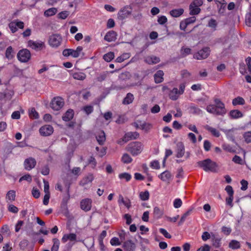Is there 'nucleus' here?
Wrapping results in <instances>:
<instances>
[{
	"mask_svg": "<svg viewBox=\"0 0 251 251\" xmlns=\"http://www.w3.org/2000/svg\"><path fill=\"white\" fill-rule=\"evenodd\" d=\"M215 104H209L206 108V111L211 114L223 116L226 114L225 104L219 99H214Z\"/></svg>",
	"mask_w": 251,
	"mask_h": 251,
	"instance_id": "f257e3e1",
	"label": "nucleus"
},
{
	"mask_svg": "<svg viewBox=\"0 0 251 251\" xmlns=\"http://www.w3.org/2000/svg\"><path fill=\"white\" fill-rule=\"evenodd\" d=\"M144 146L142 143L140 142H133L127 145L126 150L133 156H137L142 152Z\"/></svg>",
	"mask_w": 251,
	"mask_h": 251,
	"instance_id": "f03ea898",
	"label": "nucleus"
},
{
	"mask_svg": "<svg viewBox=\"0 0 251 251\" xmlns=\"http://www.w3.org/2000/svg\"><path fill=\"white\" fill-rule=\"evenodd\" d=\"M199 165L206 172H215L217 168V164L209 159L199 162Z\"/></svg>",
	"mask_w": 251,
	"mask_h": 251,
	"instance_id": "7ed1b4c3",
	"label": "nucleus"
},
{
	"mask_svg": "<svg viewBox=\"0 0 251 251\" xmlns=\"http://www.w3.org/2000/svg\"><path fill=\"white\" fill-rule=\"evenodd\" d=\"M48 42L49 45L53 48H57L62 42V37L58 34H53L49 37Z\"/></svg>",
	"mask_w": 251,
	"mask_h": 251,
	"instance_id": "20e7f679",
	"label": "nucleus"
},
{
	"mask_svg": "<svg viewBox=\"0 0 251 251\" xmlns=\"http://www.w3.org/2000/svg\"><path fill=\"white\" fill-rule=\"evenodd\" d=\"M64 100L60 97H54L50 102V107L54 111L60 110L64 105Z\"/></svg>",
	"mask_w": 251,
	"mask_h": 251,
	"instance_id": "39448f33",
	"label": "nucleus"
},
{
	"mask_svg": "<svg viewBox=\"0 0 251 251\" xmlns=\"http://www.w3.org/2000/svg\"><path fill=\"white\" fill-rule=\"evenodd\" d=\"M27 47L35 50H40L45 48V45L42 41L30 40L27 42Z\"/></svg>",
	"mask_w": 251,
	"mask_h": 251,
	"instance_id": "423d86ee",
	"label": "nucleus"
},
{
	"mask_svg": "<svg viewBox=\"0 0 251 251\" xmlns=\"http://www.w3.org/2000/svg\"><path fill=\"white\" fill-rule=\"evenodd\" d=\"M17 57L20 61L27 62L31 57V54L27 49H23L19 51Z\"/></svg>",
	"mask_w": 251,
	"mask_h": 251,
	"instance_id": "0eeeda50",
	"label": "nucleus"
},
{
	"mask_svg": "<svg viewBox=\"0 0 251 251\" xmlns=\"http://www.w3.org/2000/svg\"><path fill=\"white\" fill-rule=\"evenodd\" d=\"M210 50L208 47L204 48L194 55V57L200 60L207 58L210 54Z\"/></svg>",
	"mask_w": 251,
	"mask_h": 251,
	"instance_id": "6e6552de",
	"label": "nucleus"
},
{
	"mask_svg": "<svg viewBox=\"0 0 251 251\" xmlns=\"http://www.w3.org/2000/svg\"><path fill=\"white\" fill-rule=\"evenodd\" d=\"M53 132V127L50 125L42 126L39 129V132L42 136H47L51 135Z\"/></svg>",
	"mask_w": 251,
	"mask_h": 251,
	"instance_id": "1a4fd4ad",
	"label": "nucleus"
},
{
	"mask_svg": "<svg viewBox=\"0 0 251 251\" xmlns=\"http://www.w3.org/2000/svg\"><path fill=\"white\" fill-rule=\"evenodd\" d=\"M68 241L74 244L76 242V235L73 233L64 234L61 239L62 242L65 243Z\"/></svg>",
	"mask_w": 251,
	"mask_h": 251,
	"instance_id": "9d476101",
	"label": "nucleus"
},
{
	"mask_svg": "<svg viewBox=\"0 0 251 251\" xmlns=\"http://www.w3.org/2000/svg\"><path fill=\"white\" fill-rule=\"evenodd\" d=\"M92 202V200L90 199H83L80 202V207L83 210L88 211L91 209Z\"/></svg>",
	"mask_w": 251,
	"mask_h": 251,
	"instance_id": "9b49d317",
	"label": "nucleus"
},
{
	"mask_svg": "<svg viewBox=\"0 0 251 251\" xmlns=\"http://www.w3.org/2000/svg\"><path fill=\"white\" fill-rule=\"evenodd\" d=\"M36 161L35 159L32 157H29L26 159L24 161L25 168L27 170H30L35 166Z\"/></svg>",
	"mask_w": 251,
	"mask_h": 251,
	"instance_id": "f8f14e48",
	"label": "nucleus"
},
{
	"mask_svg": "<svg viewBox=\"0 0 251 251\" xmlns=\"http://www.w3.org/2000/svg\"><path fill=\"white\" fill-rule=\"evenodd\" d=\"M131 13V11L128 7H124L121 9L118 13V18L123 20L127 18Z\"/></svg>",
	"mask_w": 251,
	"mask_h": 251,
	"instance_id": "ddd939ff",
	"label": "nucleus"
},
{
	"mask_svg": "<svg viewBox=\"0 0 251 251\" xmlns=\"http://www.w3.org/2000/svg\"><path fill=\"white\" fill-rule=\"evenodd\" d=\"M135 126L136 128L144 130L146 131H148L150 130L152 127L150 124L146 123L145 122H140L139 123H135Z\"/></svg>",
	"mask_w": 251,
	"mask_h": 251,
	"instance_id": "4468645a",
	"label": "nucleus"
},
{
	"mask_svg": "<svg viewBox=\"0 0 251 251\" xmlns=\"http://www.w3.org/2000/svg\"><path fill=\"white\" fill-rule=\"evenodd\" d=\"M159 178L163 181L167 182L172 178V175L169 171H165L158 176Z\"/></svg>",
	"mask_w": 251,
	"mask_h": 251,
	"instance_id": "2eb2a0df",
	"label": "nucleus"
},
{
	"mask_svg": "<svg viewBox=\"0 0 251 251\" xmlns=\"http://www.w3.org/2000/svg\"><path fill=\"white\" fill-rule=\"evenodd\" d=\"M185 152L184 145L181 143L177 144L176 149V157L178 158L181 157L183 156Z\"/></svg>",
	"mask_w": 251,
	"mask_h": 251,
	"instance_id": "dca6fc26",
	"label": "nucleus"
},
{
	"mask_svg": "<svg viewBox=\"0 0 251 251\" xmlns=\"http://www.w3.org/2000/svg\"><path fill=\"white\" fill-rule=\"evenodd\" d=\"M117 34L115 31L108 32L104 36V40L108 42H112L116 39Z\"/></svg>",
	"mask_w": 251,
	"mask_h": 251,
	"instance_id": "f3484780",
	"label": "nucleus"
},
{
	"mask_svg": "<svg viewBox=\"0 0 251 251\" xmlns=\"http://www.w3.org/2000/svg\"><path fill=\"white\" fill-rule=\"evenodd\" d=\"M16 197L15 192L14 190L9 191L6 195V201L8 204H10L13 201Z\"/></svg>",
	"mask_w": 251,
	"mask_h": 251,
	"instance_id": "a211bd4d",
	"label": "nucleus"
},
{
	"mask_svg": "<svg viewBox=\"0 0 251 251\" xmlns=\"http://www.w3.org/2000/svg\"><path fill=\"white\" fill-rule=\"evenodd\" d=\"M124 248L126 251H133L135 244L131 240H127L124 243Z\"/></svg>",
	"mask_w": 251,
	"mask_h": 251,
	"instance_id": "6ab92c4d",
	"label": "nucleus"
},
{
	"mask_svg": "<svg viewBox=\"0 0 251 251\" xmlns=\"http://www.w3.org/2000/svg\"><path fill=\"white\" fill-rule=\"evenodd\" d=\"M229 116L231 119H238L243 117V114L238 110H233L230 111Z\"/></svg>",
	"mask_w": 251,
	"mask_h": 251,
	"instance_id": "aec40b11",
	"label": "nucleus"
},
{
	"mask_svg": "<svg viewBox=\"0 0 251 251\" xmlns=\"http://www.w3.org/2000/svg\"><path fill=\"white\" fill-rule=\"evenodd\" d=\"M184 12V10L182 8H178L173 9L170 11V15L175 18H177L181 16Z\"/></svg>",
	"mask_w": 251,
	"mask_h": 251,
	"instance_id": "412c9836",
	"label": "nucleus"
},
{
	"mask_svg": "<svg viewBox=\"0 0 251 251\" xmlns=\"http://www.w3.org/2000/svg\"><path fill=\"white\" fill-rule=\"evenodd\" d=\"M180 94V91H179L177 88H175L170 92L169 97L172 100H176Z\"/></svg>",
	"mask_w": 251,
	"mask_h": 251,
	"instance_id": "4be33fe9",
	"label": "nucleus"
},
{
	"mask_svg": "<svg viewBox=\"0 0 251 251\" xmlns=\"http://www.w3.org/2000/svg\"><path fill=\"white\" fill-rule=\"evenodd\" d=\"M74 112L72 109H69L65 113L62 119L65 121H69L71 120L74 117Z\"/></svg>",
	"mask_w": 251,
	"mask_h": 251,
	"instance_id": "5701e85b",
	"label": "nucleus"
},
{
	"mask_svg": "<svg viewBox=\"0 0 251 251\" xmlns=\"http://www.w3.org/2000/svg\"><path fill=\"white\" fill-rule=\"evenodd\" d=\"M164 73L162 71H157L154 75V80L157 83L161 82L163 80Z\"/></svg>",
	"mask_w": 251,
	"mask_h": 251,
	"instance_id": "b1692460",
	"label": "nucleus"
},
{
	"mask_svg": "<svg viewBox=\"0 0 251 251\" xmlns=\"http://www.w3.org/2000/svg\"><path fill=\"white\" fill-rule=\"evenodd\" d=\"M132 160L130 155L127 153H124L121 157V161L124 164H129Z\"/></svg>",
	"mask_w": 251,
	"mask_h": 251,
	"instance_id": "393cba45",
	"label": "nucleus"
},
{
	"mask_svg": "<svg viewBox=\"0 0 251 251\" xmlns=\"http://www.w3.org/2000/svg\"><path fill=\"white\" fill-rule=\"evenodd\" d=\"M201 11V9L196 6L194 5V4H191L190 5V14L191 15H197Z\"/></svg>",
	"mask_w": 251,
	"mask_h": 251,
	"instance_id": "a878e982",
	"label": "nucleus"
},
{
	"mask_svg": "<svg viewBox=\"0 0 251 251\" xmlns=\"http://www.w3.org/2000/svg\"><path fill=\"white\" fill-rule=\"evenodd\" d=\"M96 138L97 141L100 144H103L105 141V136L104 132L103 131H100L99 132V135H96Z\"/></svg>",
	"mask_w": 251,
	"mask_h": 251,
	"instance_id": "bb28decb",
	"label": "nucleus"
},
{
	"mask_svg": "<svg viewBox=\"0 0 251 251\" xmlns=\"http://www.w3.org/2000/svg\"><path fill=\"white\" fill-rule=\"evenodd\" d=\"M145 61L148 64H155L159 61V58L156 56H148L145 59Z\"/></svg>",
	"mask_w": 251,
	"mask_h": 251,
	"instance_id": "cd10ccee",
	"label": "nucleus"
},
{
	"mask_svg": "<svg viewBox=\"0 0 251 251\" xmlns=\"http://www.w3.org/2000/svg\"><path fill=\"white\" fill-rule=\"evenodd\" d=\"M14 52L11 46L8 47L5 51V57L8 59H11L14 56Z\"/></svg>",
	"mask_w": 251,
	"mask_h": 251,
	"instance_id": "c85d7f7f",
	"label": "nucleus"
},
{
	"mask_svg": "<svg viewBox=\"0 0 251 251\" xmlns=\"http://www.w3.org/2000/svg\"><path fill=\"white\" fill-rule=\"evenodd\" d=\"M206 129L210 132L211 134L217 137H218L220 135V132L215 128L209 126H205Z\"/></svg>",
	"mask_w": 251,
	"mask_h": 251,
	"instance_id": "c756f323",
	"label": "nucleus"
},
{
	"mask_svg": "<svg viewBox=\"0 0 251 251\" xmlns=\"http://www.w3.org/2000/svg\"><path fill=\"white\" fill-rule=\"evenodd\" d=\"M82 50L83 48L81 46L77 47L75 50L72 49V56L74 57H78L81 53Z\"/></svg>",
	"mask_w": 251,
	"mask_h": 251,
	"instance_id": "7c9ffc66",
	"label": "nucleus"
},
{
	"mask_svg": "<svg viewBox=\"0 0 251 251\" xmlns=\"http://www.w3.org/2000/svg\"><path fill=\"white\" fill-rule=\"evenodd\" d=\"M93 179L94 177L92 175H89L80 181V184L82 186H84L85 185L91 182Z\"/></svg>",
	"mask_w": 251,
	"mask_h": 251,
	"instance_id": "2f4dec72",
	"label": "nucleus"
},
{
	"mask_svg": "<svg viewBox=\"0 0 251 251\" xmlns=\"http://www.w3.org/2000/svg\"><path fill=\"white\" fill-rule=\"evenodd\" d=\"M232 104L234 106L237 105H243L245 103V100L241 97H238L232 100Z\"/></svg>",
	"mask_w": 251,
	"mask_h": 251,
	"instance_id": "473e14b6",
	"label": "nucleus"
},
{
	"mask_svg": "<svg viewBox=\"0 0 251 251\" xmlns=\"http://www.w3.org/2000/svg\"><path fill=\"white\" fill-rule=\"evenodd\" d=\"M150 193L147 190L145 191H142L139 193L140 199L143 201H147L149 199Z\"/></svg>",
	"mask_w": 251,
	"mask_h": 251,
	"instance_id": "72a5a7b5",
	"label": "nucleus"
},
{
	"mask_svg": "<svg viewBox=\"0 0 251 251\" xmlns=\"http://www.w3.org/2000/svg\"><path fill=\"white\" fill-rule=\"evenodd\" d=\"M133 95L131 93H128L123 100V103L125 104H130L133 101Z\"/></svg>",
	"mask_w": 251,
	"mask_h": 251,
	"instance_id": "f704fd0d",
	"label": "nucleus"
},
{
	"mask_svg": "<svg viewBox=\"0 0 251 251\" xmlns=\"http://www.w3.org/2000/svg\"><path fill=\"white\" fill-rule=\"evenodd\" d=\"M57 12L56 8H50L46 10L44 12V15L47 17L55 15Z\"/></svg>",
	"mask_w": 251,
	"mask_h": 251,
	"instance_id": "c9c22d12",
	"label": "nucleus"
},
{
	"mask_svg": "<svg viewBox=\"0 0 251 251\" xmlns=\"http://www.w3.org/2000/svg\"><path fill=\"white\" fill-rule=\"evenodd\" d=\"M73 77L77 80H84L86 78L85 74L82 72L74 73L73 75Z\"/></svg>",
	"mask_w": 251,
	"mask_h": 251,
	"instance_id": "e433bc0d",
	"label": "nucleus"
},
{
	"mask_svg": "<svg viewBox=\"0 0 251 251\" xmlns=\"http://www.w3.org/2000/svg\"><path fill=\"white\" fill-rule=\"evenodd\" d=\"M153 214L154 215V216L157 218H160L163 214V211L161 210L159 207H155L153 208Z\"/></svg>",
	"mask_w": 251,
	"mask_h": 251,
	"instance_id": "4c0bfd02",
	"label": "nucleus"
},
{
	"mask_svg": "<svg viewBox=\"0 0 251 251\" xmlns=\"http://www.w3.org/2000/svg\"><path fill=\"white\" fill-rule=\"evenodd\" d=\"M29 116L31 119H36L39 118V114L34 108L29 110Z\"/></svg>",
	"mask_w": 251,
	"mask_h": 251,
	"instance_id": "58836bf2",
	"label": "nucleus"
},
{
	"mask_svg": "<svg viewBox=\"0 0 251 251\" xmlns=\"http://www.w3.org/2000/svg\"><path fill=\"white\" fill-rule=\"evenodd\" d=\"M229 247L232 249H237L240 247L239 242L233 240L229 244Z\"/></svg>",
	"mask_w": 251,
	"mask_h": 251,
	"instance_id": "ea45409f",
	"label": "nucleus"
},
{
	"mask_svg": "<svg viewBox=\"0 0 251 251\" xmlns=\"http://www.w3.org/2000/svg\"><path fill=\"white\" fill-rule=\"evenodd\" d=\"M120 179H125L126 181H129L131 178V176L127 173H123L119 175Z\"/></svg>",
	"mask_w": 251,
	"mask_h": 251,
	"instance_id": "a19ab883",
	"label": "nucleus"
},
{
	"mask_svg": "<svg viewBox=\"0 0 251 251\" xmlns=\"http://www.w3.org/2000/svg\"><path fill=\"white\" fill-rule=\"evenodd\" d=\"M129 57H130V55L129 53H125L123 54L120 56H119L118 57H117L116 58V61L117 62H120V63L122 62L124 60L129 58Z\"/></svg>",
	"mask_w": 251,
	"mask_h": 251,
	"instance_id": "79ce46f5",
	"label": "nucleus"
},
{
	"mask_svg": "<svg viewBox=\"0 0 251 251\" xmlns=\"http://www.w3.org/2000/svg\"><path fill=\"white\" fill-rule=\"evenodd\" d=\"M53 245L51 248V251H58L59 246V241L58 239L54 238L53 239Z\"/></svg>",
	"mask_w": 251,
	"mask_h": 251,
	"instance_id": "37998d69",
	"label": "nucleus"
},
{
	"mask_svg": "<svg viewBox=\"0 0 251 251\" xmlns=\"http://www.w3.org/2000/svg\"><path fill=\"white\" fill-rule=\"evenodd\" d=\"M114 57V54L112 52H109L103 56V59L107 62L111 61Z\"/></svg>",
	"mask_w": 251,
	"mask_h": 251,
	"instance_id": "c03bdc74",
	"label": "nucleus"
},
{
	"mask_svg": "<svg viewBox=\"0 0 251 251\" xmlns=\"http://www.w3.org/2000/svg\"><path fill=\"white\" fill-rule=\"evenodd\" d=\"M191 52V50L190 48H186V47H182L180 50V53L181 55L184 57L185 56L189 54H190Z\"/></svg>",
	"mask_w": 251,
	"mask_h": 251,
	"instance_id": "a18cd8bd",
	"label": "nucleus"
},
{
	"mask_svg": "<svg viewBox=\"0 0 251 251\" xmlns=\"http://www.w3.org/2000/svg\"><path fill=\"white\" fill-rule=\"evenodd\" d=\"M182 204V201L180 199H175L173 202V205L175 208H178L181 206Z\"/></svg>",
	"mask_w": 251,
	"mask_h": 251,
	"instance_id": "49530a36",
	"label": "nucleus"
},
{
	"mask_svg": "<svg viewBox=\"0 0 251 251\" xmlns=\"http://www.w3.org/2000/svg\"><path fill=\"white\" fill-rule=\"evenodd\" d=\"M14 149L13 146L10 143H8L6 144L4 151L7 154H9L11 153L12 150Z\"/></svg>",
	"mask_w": 251,
	"mask_h": 251,
	"instance_id": "de8ad7c7",
	"label": "nucleus"
},
{
	"mask_svg": "<svg viewBox=\"0 0 251 251\" xmlns=\"http://www.w3.org/2000/svg\"><path fill=\"white\" fill-rule=\"evenodd\" d=\"M110 244L112 246H119L121 245V242L120 241L119 239L117 237H113L111 238L110 241Z\"/></svg>",
	"mask_w": 251,
	"mask_h": 251,
	"instance_id": "09e8293b",
	"label": "nucleus"
},
{
	"mask_svg": "<svg viewBox=\"0 0 251 251\" xmlns=\"http://www.w3.org/2000/svg\"><path fill=\"white\" fill-rule=\"evenodd\" d=\"M243 136L246 143H251V131L245 132Z\"/></svg>",
	"mask_w": 251,
	"mask_h": 251,
	"instance_id": "8fccbe9b",
	"label": "nucleus"
},
{
	"mask_svg": "<svg viewBox=\"0 0 251 251\" xmlns=\"http://www.w3.org/2000/svg\"><path fill=\"white\" fill-rule=\"evenodd\" d=\"M151 167L154 169H159L160 168V164L157 160H153L151 162Z\"/></svg>",
	"mask_w": 251,
	"mask_h": 251,
	"instance_id": "3c124183",
	"label": "nucleus"
},
{
	"mask_svg": "<svg viewBox=\"0 0 251 251\" xmlns=\"http://www.w3.org/2000/svg\"><path fill=\"white\" fill-rule=\"evenodd\" d=\"M212 233H211V235L210 233H209V232H208L207 231H205L202 233V236H201V238L203 241H206L212 237Z\"/></svg>",
	"mask_w": 251,
	"mask_h": 251,
	"instance_id": "603ef678",
	"label": "nucleus"
},
{
	"mask_svg": "<svg viewBox=\"0 0 251 251\" xmlns=\"http://www.w3.org/2000/svg\"><path fill=\"white\" fill-rule=\"evenodd\" d=\"M23 180H25L28 182H30L32 180V177L29 175H25L21 177L19 179L20 182H21Z\"/></svg>",
	"mask_w": 251,
	"mask_h": 251,
	"instance_id": "864d4df0",
	"label": "nucleus"
},
{
	"mask_svg": "<svg viewBox=\"0 0 251 251\" xmlns=\"http://www.w3.org/2000/svg\"><path fill=\"white\" fill-rule=\"evenodd\" d=\"M217 23L216 20L214 19H211L209 22L208 25L209 27H211V28L213 29H215L216 27L217 26Z\"/></svg>",
	"mask_w": 251,
	"mask_h": 251,
	"instance_id": "5fc2aeb1",
	"label": "nucleus"
},
{
	"mask_svg": "<svg viewBox=\"0 0 251 251\" xmlns=\"http://www.w3.org/2000/svg\"><path fill=\"white\" fill-rule=\"evenodd\" d=\"M245 22L248 26H251V10L250 12L246 15Z\"/></svg>",
	"mask_w": 251,
	"mask_h": 251,
	"instance_id": "6e6d98bb",
	"label": "nucleus"
},
{
	"mask_svg": "<svg viewBox=\"0 0 251 251\" xmlns=\"http://www.w3.org/2000/svg\"><path fill=\"white\" fill-rule=\"evenodd\" d=\"M233 196H228L226 199V204L231 207L233 206Z\"/></svg>",
	"mask_w": 251,
	"mask_h": 251,
	"instance_id": "4d7b16f0",
	"label": "nucleus"
},
{
	"mask_svg": "<svg viewBox=\"0 0 251 251\" xmlns=\"http://www.w3.org/2000/svg\"><path fill=\"white\" fill-rule=\"evenodd\" d=\"M158 23L160 25H164L167 22V18L165 16H161L158 18Z\"/></svg>",
	"mask_w": 251,
	"mask_h": 251,
	"instance_id": "13d9d810",
	"label": "nucleus"
},
{
	"mask_svg": "<svg viewBox=\"0 0 251 251\" xmlns=\"http://www.w3.org/2000/svg\"><path fill=\"white\" fill-rule=\"evenodd\" d=\"M190 112L193 114H200L201 111L199 108L195 106H191L190 107Z\"/></svg>",
	"mask_w": 251,
	"mask_h": 251,
	"instance_id": "bf43d9fd",
	"label": "nucleus"
},
{
	"mask_svg": "<svg viewBox=\"0 0 251 251\" xmlns=\"http://www.w3.org/2000/svg\"><path fill=\"white\" fill-rule=\"evenodd\" d=\"M212 240H213V245L216 247H219L220 246V242L221 241V239H215V235L212 234Z\"/></svg>",
	"mask_w": 251,
	"mask_h": 251,
	"instance_id": "052dcab7",
	"label": "nucleus"
},
{
	"mask_svg": "<svg viewBox=\"0 0 251 251\" xmlns=\"http://www.w3.org/2000/svg\"><path fill=\"white\" fill-rule=\"evenodd\" d=\"M69 15V12L67 11H64L58 14V17L61 19H65Z\"/></svg>",
	"mask_w": 251,
	"mask_h": 251,
	"instance_id": "680f3d73",
	"label": "nucleus"
},
{
	"mask_svg": "<svg viewBox=\"0 0 251 251\" xmlns=\"http://www.w3.org/2000/svg\"><path fill=\"white\" fill-rule=\"evenodd\" d=\"M159 231L167 238L170 239L172 237L171 235L167 232V231L164 228H160Z\"/></svg>",
	"mask_w": 251,
	"mask_h": 251,
	"instance_id": "e2e57ef3",
	"label": "nucleus"
},
{
	"mask_svg": "<svg viewBox=\"0 0 251 251\" xmlns=\"http://www.w3.org/2000/svg\"><path fill=\"white\" fill-rule=\"evenodd\" d=\"M222 147L223 149L227 151L230 152H234V150L228 144H224Z\"/></svg>",
	"mask_w": 251,
	"mask_h": 251,
	"instance_id": "0e129e2a",
	"label": "nucleus"
},
{
	"mask_svg": "<svg viewBox=\"0 0 251 251\" xmlns=\"http://www.w3.org/2000/svg\"><path fill=\"white\" fill-rule=\"evenodd\" d=\"M232 161L235 162V163L239 164H243V161L242 158L237 155H235L232 159Z\"/></svg>",
	"mask_w": 251,
	"mask_h": 251,
	"instance_id": "69168bd1",
	"label": "nucleus"
},
{
	"mask_svg": "<svg viewBox=\"0 0 251 251\" xmlns=\"http://www.w3.org/2000/svg\"><path fill=\"white\" fill-rule=\"evenodd\" d=\"M160 110V108L159 106L157 104H155L154 105L151 109V111L152 113H157Z\"/></svg>",
	"mask_w": 251,
	"mask_h": 251,
	"instance_id": "338daca9",
	"label": "nucleus"
},
{
	"mask_svg": "<svg viewBox=\"0 0 251 251\" xmlns=\"http://www.w3.org/2000/svg\"><path fill=\"white\" fill-rule=\"evenodd\" d=\"M225 190L228 194V196H233L234 191L232 189V187L231 186H227L225 188Z\"/></svg>",
	"mask_w": 251,
	"mask_h": 251,
	"instance_id": "774afa93",
	"label": "nucleus"
}]
</instances>
